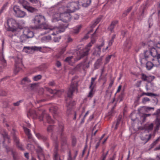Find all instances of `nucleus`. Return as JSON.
<instances>
[{
	"label": "nucleus",
	"mask_w": 160,
	"mask_h": 160,
	"mask_svg": "<svg viewBox=\"0 0 160 160\" xmlns=\"http://www.w3.org/2000/svg\"><path fill=\"white\" fill-rule=\"evenodd\" d=\"M150 99L147 97H145L142 98V103L143 104H146L147 102H149Z\"/></svg>",
	"instance_id": "4c0bfd02"
},
{
	"label": "nucleus",
	"mask_w": 160,
	"mask_h": 160,
	"mask_svg": "<svg viewBox=\"0 0 160 160\" xmlns=\"http://www.w3.org/2000/svg\"><path fill=\"white\" fill-rule=\"evenodd\" d=\"M29 112L31 114L32 116L34 118L38 119L40 121H41L43 120V118L44 117H46L47 122L48 123H54V121L51 119L49 115L48 114H46L44 111L42 113V115L39 116H38V114H40V113H37L34 111H30Z\"/></svg>",
	"instance_id": "20e7f679"
},
{
	"label": "nucleus",
	"mask_w": 160,
	"mask_h": 160,
	"mask_svg": "<svg viewBox=\"0 0 160 160\" xmlns=\"http://www.w3.org/2000/svg\"><path fill=\"white\" fill-rule=\"evenodd\" d=\"M118 22V21H115L112 22L110 26L108 28V29L111 32H112L114 28V26Z\"/></svg>",
	"instance_id": "4be33fe9"
},
{
	"label": "nucleus",
	"mask_w": 160,
	"mask_h": 160,
	"mask_svg": "<svg viewBox=\"0 0 160 160\" xmlns=\"http://www.w3.org/2000/svg\"><path fill=\"white\" fill-rule=\"evenodd\" d=\"M113 42V40H110L108 42V46L105 49H103V50H102L104 52V51L107 50L108 49V47L112 45Z\"/></svg>",
	"instance_id": "c03bdc74"
},
{
	"label": "nucleus",
	"mask_w": 160,
	"mask_h": 160,
	"mask_svg": "<svg viewBox=\"0 0 160 160\" xmlns=\"http://www.w3.org/2000/svg\"><path fill=\"white\" fill-rule=\"evenodd\" d=\"M56 65L58 67H59L61 66V63L59 61H57L56 63Z\"/></svg>",
	"instance_id": "774afa93"
},
{
	"label": "nucleus",
	"mask_w": 160,
	"mask_h": 160,
	"mask_svg": "<svg viewBox=\"0 0 160 160\" xmlns=\"http://www.w3.org/2000/svg\"><path fill=\"white\" fill-rule=\"evenodd\" d=\"M25 22L21 20L17 22L15 19L9 18L7 20V25L6 26V29L8 31H11L15 33L13 36V38H15L20 34V30L24 26Z\"/></svg>",
	"instance_id": "f03ea898"
},
{
	"label": "nucleus",
	"mask_w": 160,
	"mask_h": 160,
	"mask_svg": "<svg viewBox=\"0 0 160 160\" xmlns=\"http://www.w3.org/2000/svg\"><path fill=\"white\" fill-rule=\"evenodd\" d=\"M19 3L26 9L29 5V3L28 2L23 0L20 1Z\"/></svg>",
	"instance_id": "f3484780"
},
{
	"label": "nucleus",
	"mask_w": 160,
	"mask_h": 160,
	"mask_svg": "<svg viewBox=\"0 0 160 160\" xmlns=\"http://www.w3.org/2000/svg\"><path fill=\"white\" fill-rule=\"evenodd\" d=\"M78 2H72L68 3L65 7L59 8V10L61 11L63 10V11H67L70 13L78 9Z\"/></svg>",
	"instance_id": "39448f33"
},
{
	"label": "nucleus",
	"mask_w": 160,
	"mask_h": 160,
	"mask_svg": "<svg viewBox=\"0 0 160 160\" xmlns=\"http://www.w3.org/2000/svg\"><path fill=\"white\" fill-rule=\"evenodd\" d=\"M13 10L15 13V14H16L18 11L20 10V9L18 6L15 5L13 7Z\"/></svg>",
	"instance_id": "a18cd8bd"
},
{
	"label": "nucleus",
	"mask_w": 160,
	"mask_h": 160,
	"mask_svg": "<svg viewBox=\"0 0 160 160\" xmlns=\"http://www.w3.org/2000/svg\"><path fill=\"white\" fill-rule=\"evenodd\" d=\"M36 136L40 139H41V138H42V135L40 134V133H38L36 134Z\"/></svg>",
	"instance_id": "0e129e2a"
},
{
	"label": "nucleus",
	"mask_w": 160,
	"mask_h": 160,
	"mask_svg": "<svg viewBox=\"0 0 160 160\" xmlns=\"http://www.w3.org/2000/svg\"><path fill=\"white\" fill-rule=\"evenodd\" d=\"M44 38H45L46 40L48 41H49L51 39V37L50 36H46L44 37Z\"/></svg>",
	"instance_id": "338daca9"
},
{
	"label": "nucleus",
	"mask_w": 160,
	"mask_h": 160,
	"mask_svg": "<svg viewBox=\"0 0 160 160\" xmlns=\"http://www.w3.org/2000/svg\"><path fill=\"white\" fill-rule=\"evenodd\" d=\"M45 21V18L44 17L41 15H36L33 20V23L35 25H38L36 26L37 28L45 30L44 32V33L42 34L41 35L46 34L49 32L50 31L53 30V32L51 34L55 35L64 32L65 28L67 27V25H63L58 27L50 28L46 24L43 23V22Z\"/></svg>",
	"instance_id": "f257e3e1"
},
{
	"label": "nucleus",
	"mask_w": 160,
	"mask_h": 160,
	"mask_svg": "<svg viewBox=\"0 0 160 160\" xmlns=\"http://www.w3.org/2000/svg\"><path fill=\"white\" fill-rule=\"evenodd\" d=\"M62 92L61 90H58L56 92V95H57L58 97H59L60 94H61L62 93Z\"/></svg>",
	"instance_id": "052dcab7"
},
{
	"label": "nucleus",
	"mask_w": 160,
	"mask_h": 160,
	"mask_svg": "<svg viewBox=\"0 0 160 160\" xmlns=\"http://www.w3.org/2000/svg\"><path fill=\"white\" fill-rule=\"evenodd\" d=\"M90 89V90L87 96V97L88 98H92V97L95 93V91L94 90L93 87Z\"/></svg>",
	"instance_id": "72a5a7b5"
},
{
	"label": "nucleus",
	"mask_w": 160,
	"mask_h": 160,
	"mask_svg": "<svg viewBox=\"0 0 160 160\" xmlns=\"http://www.w3.org/2000/svg\"><path fill=\"white\" fill-rule=\"evenodd\" d=\"M31 3L33 4H38L40 6L41 5V2L38 0H28Z\"/></svg>",
	"instance_id": "e433bc0d"
},
{
	"label": "nucleus",
	"mask_w": 160,
	"mask_h": 160,
	"mask_svg": "<svg viewBox=\"0 0 160 160\" xmlns=\"http://www.w3.org/2000/svg\"><path fill=\"white\" fill-rule=\"evenodd\" d=\"M153 66L152 62H148L146 64V67L148 70H151Z\"/></svg>",
	"instance_id": "cd10ccee"
},
{
	"label": "nucleus",
	"mask_w": 160,
	"mask_h": 160,
	"mask_svg": "<svg viewBox=\"0 0 160 160\" xmlns=\"http://www.w3.org/2000/svg\"><path fill=\"white\" fill-rule=\"evenodd\" d=\"M146 96H157L158 95L157 94L153 93L151 92H148L146 93Z\"/></svg>",
	"instance_id": "8fccbe9b"
},
{
	"label": "nucleus",
	"mask_w": 160,
	"mask_h": 160,
	"mask_svg": "<svg viewBox=\"0 0 160 160\" xmlns=\"http://www.w3.org/2000/svg\"><path fill=\"white\" fill-rule=\"evenodd\" d=\"M35 148V147L33 145L31 144H28L27 146V149L32 151Z\"/></svg>",
	"instance_id": "58836bf2"
},
{
	"label": "nucleus",
	"mask_w": 160,
	"mask_h": 160,
	"mask_svg": "<svg viewBox=\"0 0 160 160\" xmlns=\"http://www.w3.org/2000/svg\"><path fill=\"white\" fill-rule=\"evenodd\" d=\"M132 9V7H130L128 8L127 10L126 11L124 12H123V16H126L127 15L128 13L131 11Z\"/></svg>",
	"instance_id": "a19ab883"
},
{
	"label": "nucleus",
	"mask_w": 160,
	"mask_h": 160,
	"mask_svg": "<svg viewBox=\"0 0 160 160\" xmlns=\"http://www.w3.org/2000/svg\"><path fill=\"white\" fill-rule=\"evenodd\" d=\"M95 39H92L91 42L85 47L83 53H80V55L78 56V57L76 58L75 61H78L80 60L81 58H83L84 56L88 55V54L89 52L90 49V48L95 43Z\"/></svg>",
	"instance_id": "0eeeda50"
},
{
	"label": "nucleus",
	"mask_w": 160,
	"mask_h": 160,
	"mask_svg": "<svg viewBox=\"0 0 160 160\" xmlns=\"http://www.w3.org/2000/svg\"><path fill=\"white\" fill-rule=\"evenodd\" d=\"M150 55L154 58H156L158 55L160 53H158V51L154 48H152L150 50Z\"/></svg>",
	"instance_id": "2eb2a0df"
},
{
	"label": "nucleus",
	"mask_w": 160,
	"mask_h": 160,
	"mask_svg": "<svg viewBox=\"0 0 160 160\" xmlns=\"http://www.w3.org/2000/svg\"><path fill=\"white\" fill-rule=\"evenodd\" d=\"M144 108L146 111H150L151 109H152L153 110L154 109V108H151L149 107H145Z\"/></svg>",
	"instance_id": "6e6d98bb"
},
{
	"label": "nucleus",
	"mask_w": 160,
	"mask_h": 160,
	"mask_svg": "<svg viewBox=\"0 0 160 160\" xmlns=\"http://www.w3.org/2000/svg\"><path fill=\"white\" fill-rule=\"evenodd\" d=\"M28 11L31 12H37L38 9L32 6H30L29 5L28 6L26 9Z\"/></svg>",
	"instance_id": "393cba45"
},
{
	"label": "nucleus",
	"mask_w": 160,
	"mask_h": 160,
	"mask_svg": "<svg viewBox=\"0 0 160 160\" xmlns=\"http://www.w3.org/2000/svg\"><path fill=\"white\" fill-rule=\"evenodd\" d=\"M160 58V53L158 55L157 57L156 58H154L152 59L153 61V64L154 66L158 67L160 65V60L159 59Z\"/></svg>",
	"instance_id": "ddd939ff"
},
{
	"label": "nucleus",
	"mask_w": 160,
	"mask_h": 160,
	"mask_svg": "<svg viewBox=\"0 0 160 160\" xmlns=\"http://www.w3.org/2000/svg\"><path fill=\"white\" fill-rule=\"evenodd\" d=\"M41 48V47H38L36 46L32 47H24L23 48V50L25 52H28V50H34L40 51Z\"/></svg>",
	"instance_id": "9b49d317"
},
{
	"label": "nucleus",
	"mask_w": 160,
	"mask_h": 160,
	"mask_svg": "<svg viewBox=\"0 0 160 160\" xmlns=\"http://www.w3.org/2000/svg\"><path fill=\"white\" fill-rule=\"evenodd\" d=\"M108 153V152H107L106 154H105L103 153L102 155V160H105V159L106 158V156L107 155Z\"/></svg>",
	"instance_id": "680f3d73"
},
{
	"label": "nucleus",
	"mask_w": 160,
	"mask_h": 160,
	"mask_svg": "<svg viewBox=\"0 0 160 160\" xmlns=\"http://www.w3.org/2000/svg\"><path fill=\"white\" fill-rule=\"evenodd\" d=\"M148 82L146 84L145 86L146 89L147 91L149 90H153L154 89V84L150 81Z\"/></svg>",
	"instance_id": "4468645a"
},
{
	"label": "nucleus",
	"mask_w": 160,
	"mask_h": 160,
	"mask_svg": "<svg viewBox=\"0 0 160 160\" xmlns=\"http://www.w3.org/2000/svg\"><path fill=\"white\" fill-rule=\"evenodd\" d=\"M74 159L72 158L71 157V153L70 151H69L68 153V157L67 158V160H73Z\"/></svg>",
	"instance_id": "de8ad7c7"
},
{
	"label": "nucleus",
	"mask_w": 160,
	"mask_h": 160,
	"mask_svg": "<svg viewBox=\"0 0 160 160\" xmlns=\"http://www.w3.org/2000/svg\"><path fill=\"white\" fill-rule=\"evenodd\" d=\"M153 125L152 123H151L146 126V129L148 132L152 130L153 128Z\"/></svg>",
	"instance_id": "c9c22d12"
},
{
	"label": "nucleus",
	"mask_w": 160,
	"mask_h": 160,
	"mask_svg": "<svg viewBox=\"0 0 160 160\" xmlns=\"http://www.w3.org/2000/svg\"><path fill=\"white\" fill-rule=\"evenodd\" d=\"M112 56V55H109L106 58L105 60H106V63H108L109 61Z\"/></svg>",
	"instance_id": "5fc2aeb1"
},
{
	"label": "nucleus",
	"mask_w": 160,
	"mask_h": 160,
	"mask_svg": "<svg viewBox=\"0 0 160 160\" xmlns=\"http://www.w3.org/2000/svg\"><path fill=\"white\" fill-rule=\"evenodd\" d=\"M84 64V63H83V62H82L78 64L75 67L76 69L78 70L85 69V67Z\"/></svg>",
	"instance_id": "5701e85b"
},
{
	"label": "nucleus",
	"mask_w": 160,
	"mask_h": 160,
	"mask_svg": "<svg viewBox=\"0 0 160 160\" xmlns=\"http://www.w3.org/2000/svg\"><path fill=\"white\" fill-rule=\"evenodd\" d=\"M78 83L77 82L72 81L71 84L67 92L68 98H71L73 95V93L75 91L78 92Z\"/></svg>",
	"instance_id": "6e6552de"
},
{
	"label": "nucleus",
	"mask_w": 160,
	"mask_h": 160,
	"mask_svg": "<svg viewBox=\"0 0 160 160\" xmlns=\"http://www.w3.org/2000/svg\"><path fill=\"white\" fill-rule=\"evenodd\" d=\"M34 34L28 28H24L23 34L19 37L20 42H25L28 39L31 38L33 37Z\"/></svg>",
	"instance_id": "423d86ee"
},
{
	"label": "nucleus",
	"mask_w": 160,
	"mask_h": 160,
	"mask_svg": "<svg viewBox=\"0 0 160 160\" xmlns=\"http://www.w3.org/2000/svg\"><path fill=\"white\" fill-rule=\"evenodd\" d=\"M8 3H6L4 4L2 8V9L0 11V14L5 9V8L7 6Z\"/></svg>",
	"instance_id": "864d4df0"
},
{
	"label": "nucleus",
	"mask_w": 160,
	"mask_h": 160,
	"mask_svg": "<svg viewBox=\"0 0 160 160\" xmlns=\"http://www.w3.org/2000/svg\"><path fill=\"white\" fill-rule=\"evenodd\" d=\"M26 14L25 12L20 10L17 13L15 14V15L18 17L23 18L26 15Z\"/></svg>",
	"instance_id": "a211bd4d"
},
{
	"label": "nucleus",
	"mask_w": 160,
	"mask_h": 160,
	"mask_svg": "<svg viewBox=\"0 0 160 160\" xmlns=\"http://www.w3.org/2000/svg\"><path fill=\"white\" fill-rule=\"evenodd\" d=\"M124 45L127 49H130L132 46L131 41L129 39H127L124 43Z\"/></svg>",
	"instance_id": "6ab92c4d"
},
{
	"label": "nucleus",
	"mask_w": 160,
	"mask_h": 160,
	"mask_svg": "<svg viewBox=\"0 0 160 160\" xmlns=\"http://www.w3.org/2000/svg\"><path fill=\"white\" fill-rule=\"evenodd\" d=\"M120 119H118V120H117V122L116 123V126H115V129H116L117 128H118V125H119V123H120Z\"/></svg>",
	"instance_id": "69168bd1"
},
{
	"label": "nucleus",
	"mask_w": 160,
	"mask_h": 160,
	"mask_svg": "<svg viewBox=\"0 0 160 160\" xmlns=\"http://www.w3.org/2000/svg\"><path fill=\"white\" fill-rule=\"evenodd\" d=\"M73 58L72 56H70L67 57L64 61L66 62H67L69 64H70L71 62V60Z\"/></svg>",
	"instance_id": "79ce46f5"
},
{
	"label": "nucleus",
	"mask_w": 160,
	"mask_h": 160,
	"mask_svg": "<svg viewBox=\"0 0 160 160\" xmlns=\"http://www.w3.org/2000/svg\"><path fill=\"white\" fill-rule=\"evenodd\" d=\"M58 109L57 107L56 106H52L50 109V111L53 113L54 115L57 114V111Z\"/></svg>",
	"instance_id": "a878e982"
},
{
	"label": "nucleus",
	"mask_w": 160,
	"mask_h": 160,
	"mask_svg": "<svg viewBox=\"0 0 160 160\" xmlns=\"http://www.w3.org/2000/svg\"><path fill=\"white\" fill-rule=\"evenodd\" d=\"M141 78L143 81L147 82L152 81L154 79V77L151 76H147L144 74H141Z\"/></svg>",
	"instance_id": "f8f14e48"
},
{
	"label": "nucleus",
	"mask_w": 160,
	"mask_h": 160,
	"mask_svg": "<svg viewBox=\"0 0 160 160\" xmlns=\"http://www.w3.org/2000/svg\"><path fill=\"white\" fill-rule=\"evenodd\" d=\"M36 147L38 148L36 150L37 152L38 153H41L43 151V148L38 144H36Z\"/></svg>",
	"instance_id": "f704fd0d"
},
{
	"label": "nucleus",
	"mask_w": 160,
	"mask_h": 160,
	"mask_svg": "<svg viewBox=\"0 0 160 160\" xmlns=\"http://www.w3.org/2000/svg\"><path fill=\"white\" fill-rule=\"evenodd\" d=\"M81 27L82 26L81 25H79L74 28L73 29V33H78Z\"/></svg>",
	"instance_id": "c756f323"
},
{
	"label": "nucleus",
	"mask_w": 160,
	"mask_h": 160,
	"mask_svg": "<svg viewBox=\"0 0 160 160\" xmlns=\"http://www.w3.org/2000/svg\"><path fill=\"white\" fill-rule=\"evenodd\" d=\"M61 38V37L60 36H59L58 37H54L53 39V40L55 42H58L60 40Z\"/></svg>",
	"instance_id": "09e8293b"
},
{
	"label": "nucleus",
	"mask_w": 160,
	"mask_h": 160,
	"mask_svg": "<svg viewBox=\"0 0 160 160\" xmlns=\"http://www.w3.org/2000/svg\"><path fill=\"white\" fill-rule=\"evenodd\" d=\"M156 126L155 128V131L158 130L160 125V118H157L156 119Z\"/></svg>",
	"instance_id": "c85d7f7f"
},
{
	"label": "nucleus",
	"mask_w": 160,
	"mask_h": 160,
	"mask_svg": "<svg viewBox=\"0 0 160 160\" xmlns=\"http://www.w3.org/2000/svg\"><path fill=\"white\" fill-rule=\"evenodd\" d=\"M71 16L70 13L67 11H63V10L61 11L59 8L58 10V12H55L52 15V22H54L61 20L64 22L68 23L70 21Z\"/></svg>",
	"instance_id": "7ed1b4c3"
},
{
	"label": "nucleus",
	"mask_w": 160,
	"mask_h": 160,
	"mask_svg": "<svg viewBox=\"0 0 160 160\" xmlns=\"http://www.w3.org/2000/svg\"><path fill=\"white\" fill-rule=\"evenodd\" d=\"M85 2L82 4V6L84 7H87L90 5L91 2V0H84Z\"/></svg>",
	"instance_id": "473e14b6"
},
{
	"label": "nucleus",
	"mask_w": 160,
	"mask_h": 160,
	"mask_svg": "<svg viewBox=\"0 0 160 160\" xmlns=\"http://www.w3.org/2000/svg\"><path fill=\"white\" fill-rule=\"evenodd\" d=\"M66 106L67 107V110L68 111L75 104V102H71L70 101V102H68V99H66Z\"/></svg>",
	"instance_id": "412c9836"
},
{
	"label": "nucleus",
	"mask_w": 160,
	"mask_h": 160,
	"mask_svg": "<svg viewBox=\"0 0 160 160\" xmlns=\"http://www.w3.org/2000/svg\"><path fill=\"white\" fill-rule=\"evenodd\" d=\"M123 94L122 93L120 95H119L118 97V100L121 101L122 100L123 98Z\"/></svg>",
	"instance_id": "13d9d810"
},
{
	"label": "nucleus",
	"mask_w": 160,
	"mask_h": 160,
	"mask_svg": "<svg viewBox=\"0 0 160 160\" xmlns=\"http://www.w3.org/2000/svg\"><path fill=\"white\" fill-rule=\"evenodd\" d=\"M22 60L21 58H17L15 60V66L16 68L18 67V64H21Z\"/></svg>",
	"instance_id": "7c9ffc66"
},
{
	"label": "nucleus",
	"mask_w": 160,
	"mask_h": 160,
	"mask_svg": "<svg viewBox=\"0 0 160 160\" xmlns=\"http://www.w3.org/2000/svg\"><path fill=\"white\" fill-rule=\"evenodd\" d=\"M101 20V18H98L96 20H95L94 22V25H96V24H97L98 23H99V22Z\"/></svg>",
	"instance_id": "4d7b16f0"
},
{
	"label": "nucleus",
	"mask_w": 160,
	"mask_h": 160,
	"mask_svg": "<svg viewBox=\"0 0 160 160\" xmlns=\"http://www.w3.org/2000/svg\"><path fill=\"white\" fill-rule=\"evenodd\" d=\"M52 129V126H49L47 128V131L48 132H51Z\"/></svg>",
	"instance_id": "e2e57ef3"
},
{
	"label": "nucleus",
	"mask_w": 160,
	"mask_h": 160,
	"mask_svg": "<svg viewBox=\"0 0 160 160\" xmlns=\"http://www.w3.org/2000/svg\"><path fill=\"white\" fill-rule=\"evenodd\" d=\"M58 145L55 143L53 153V159L54 160H62L60 159L58 153Z\"/></svg>",
	"instance_id": "9d476101"
},
{
	"label": "nucleus",
	"mask_w": 160,
	"mask_h": 160,
	"mask_svg": "<svg viewBox=\"0 0 160 160\" xmlns=\"http://www.w3.org/2000/svg\"><path fill=\"white\" fill-rule=\"evenodd\" d=\"M96 79V78H92L91 82V84L89 87V88H92V87H93V88H94V87L95 85V81Z\"/></svg>",
	"instance_id": "2f4dec72"
},
{
	"label": "nucleus",
	"mask_w": 160,
	"mask_h": 160,
	"mask_svg": "<svg viewBox=\"0 0 160 160\" xmlns=\"http://www.w3.org/2000/svg\"><path fill=\"white\" fill-rule=\"evenodd\" d=\"M2 134L4 140V141L3 142V144L4 143V142L6 141H7L8 143H9L10 142L9 140V138L6 132H4V133Z\"/></svg>",
	"instance_id": "bb28decb"
},
{
	"label": "nucleus",
	"mask_w": 160,
	"mask_h": 160,
	"mask_svg": "<svg viewBox=\"0 0 160 160\" xmlns=\"http://www.w3.org/2000/svg\"><path fill=\"white\" fill-rule=\"evenodd\" d=\"M0 61L2 62H6V61L4 59L3 53H0Z\"/></svg>",
	"instance_id": "49530a36"
},
{
	"label": "nucleus",
	"mask_w": 160,
	"mask_h": 160,
	"mask_svg": "<svg viewBox=\"0 0 160 160\" xmlns=\"http://www.w3.org/2000/svg\"><path fill=\"white\" fill-rule=\"evenodd\" d=\"M23 129L26 135L28 137V138L29 139H32V136L30 130L28 128L24 127H23Z\"/></svg>",
	"instance_id": "aec40b11"
},
{
	"label": "nucleus",
	"mask_w": 160,
	"mask_h": 160,
	"mask_svg": "<svg viewBox=\"0 0 160 160\" xmlns=\"http://www.w3.org/2000/svg\"><path fill=\"white\" fill-rule=\"evenodd\" d=\"M42 78V76L40 75L34 76L33 77V79L35 81H38L40 79Z\"/></svg>",
	"instance_id": "37998d69"
},
{
	"label": "nucleus",
	"mask_w": 160,
	"mask_h": 160,
	"mask_svg": "<svg viewBox=\"0 0 160 160\" xmlns=\"http://www.w3.org/2000/svg\"><path fill=\"white\" fill-rule=\"evenodd\" d=\"M104 45V43L102 42L101 45H97L93 49V54L99 56L101 53V48Z\"/></svg>",
	"instance_id": "1a4fd4ad"
},
{
	"label": "nucleus",
	"mask_w": 160,
	"mask_h": 160,
	"mask_svg": "<svg viewBox=\"0 0 160 160\" xmlns=\"http://www.w3.org/2000/svg\"><path fill=\"white\" fill-rule=\"evenodd\" d=\"M74 20H78L79 18L78 15L77 14H75L72 17H71V18Z\"/></svg>",
	"instance_id": "603ef678"
},
{
	"label": "nucleus",
	"mask_w": 160,
	"mask_h": 160,
	"mask_svg": "<svg viewBox=\"0 0 160 160\" xmlns=\"http://www.w3.org/2000/svg\"><path fill=\"white\" fill-rule=\"evenodd\" d=\"M23 101L22 100H20L14 103L13 105L14 106H18L20 103L22 102Z\"/></svg>",
	"instance_id": "3c124183"
},
{
	"label": "nucleus",
	"mask_w": 160,
	"mask_h": 160,
	"mask_svg": "<svg viewBox=\"0 0 160 160\" xmlns=\"http://www.w3.org/2000/svg\"><path fill=\"white\" fill-rule=\"evenodd\" d=\"M144 56L146 58L149 57L150 55V51H146L144 52Z\"/></svg>",
	"instance_id": "ea45409f"
},
{
	"label": "nucleus",
	"mask_w": 160,
	"mask_h": 160,
	"mask_svg": "<svg viewBox=\"0 0 160 160\" xmlns=\"http://www.w3.org/2000/svg\"><path fill=\"white\" fill-rule=\"evenodd\" d=\"M14 141L16 142L17 146L21 150H23V148L22 145L19 144V140L17 137H14Z\"/></svg>",
	"instance_id": "b1692460"
},
{
	"label": "nucleus",
	"mask_w": 160,
	"mask_h": 160,
	"mask_svg": "<svg viewBox=\"0 0 160 160\" xmlns=\"http://www.w3.org/2000/svg\"><path fill=\"white\" fill-rule=\"evenodd\" d=\"M66 47L67 46H66L65 47L62 48L60 52L58 54L56 55V57L57 58L61 59L63 58L64 56L63 55V54L66 50Z\"/></svg>",
	"instance_id": "dca6fc26"
},
{
	"label": "nucleus",
	"mask_w": 160,
	"mask_h": 160,
	"mask_svg": "<svg viewBox=\"0 0 160 160\" xmlns=\"http://www.w3.org/2000/svg\"><path fill=\"white\" fill-rule=\"evenodd\" d=\"M22 81H24L28 82H31V80L27 77H25L23 78Z\"/></svg>",
	"instance_id": "bf43d9fd"
}]
</instances>
